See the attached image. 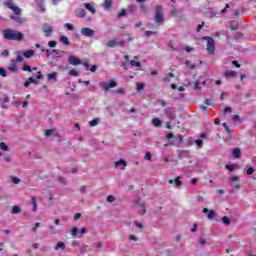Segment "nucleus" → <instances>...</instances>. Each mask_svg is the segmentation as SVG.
<instances>
[{
	"label": "nucleus",
	"mask_w": 256,
	"mask_h": 256,
	"mask_svg": "<svg viewBox=\"0 0 256 256\" xmlns=\"http://www.w3.org/2000/svg\"><path fill=\"white\" fill-rule=\"evenodd\" d=\"M3 37L8 41H23V39H25V35H23L22 32L9 28L3 30Z\"/></svg>",
	"instance_id": "1"
},
{
	"label": "nucleus",
	"mask_w": 256,
	"mask_h": 256,
	"mask_svg": "<svg viewBox=\"0 0 256 256\" xmlns=\"http://www.w3.org/2000/svg\"><path fill=\"white\" fill-rule=\"evenodd\" d=\"M154 20H155L156 25H162L163 21H165V14L163 12V6L162 5H156Z\"/></svg>",
	"instance_id": "2"
},
{
	"label": "nucleus",
	"mask_w": 256,
	"mask_h": 256,
	"mask_svg": "<svg viewBox=\"0 0 256 256\" xmlns=\"http://www.w3.org/2000/svg\"><path fill=\"white\" fill-rule=\"evenodd\" d=\"M202 39L203 41H207L206 49L209 55H215V40L213 37L204 36Z\"/></svg>",
	"instance_id": "3"
},
{
	"label": "nucleus",
	"mask_w": 256,
	"mask_h": 256,
	"mask_svg": "<svg viewBox=\"0 0 256 256\" xmlns=\"http://www.w3.org/2000/svg\"><path fill=\"white\" fill-rule=\"evenodd\" d=\"M99 87H102L104 93H109L110 89H115L117 87V82L111 80L110 82H100Z\"/></svg>",
	"instance_id": "4"
},
{
	"label": "nucleus",
	"mask_w": 256,
	"mask_h": 256,
	"mask_svg": "<svg viewBox=\"0 0 256 256\" xmlns=\"http://www.w3.org/2000/svg\"><path fill=\"white\" fill-rule=\"evenodd\" d=\"M42 31L45 37H51V35L54 33L53 27L49 24H43Z\"/></svg>",
	"instance_id": "5"
},
{
	"label": "nucleus",
	"mask_w": 256,
	"mask_h": 256,
	"mask_svg": "<svg viewBox=\"0 0 256 256\" xmlns=\"http://www.w3.org/2000/svg\"><path fill=\"white\" fill-rule=\"evenodd\" d=\"M117 45H119L120 47H123V45H125V41L123 40L117 41V39H113L108 41L107 43V47H110V48L117 47Z\"/></svg>",
	"instance_id": "6"
},
{
	"label": "nucleus",
	"mask_w": 256,
	"mask_h": 256,
	"mask_svg": "<svg viewBox=\"0 0 256 256\" xmlns=\"http://www.w3.org/2000/svg\"><path fill=\"white\" fill-rule=\"evenodd\" d=\"M202 213L207 215L208 219H215V217H217V212H215V210H209L208 208H204Z\"/></svg>",
	"instance_id": "7"
},
{
	"label": "nucleus",
	"mask_w": 256,
	"mask_h": 256,
	"mask_svg": "<svg viewBox=\"0 0 256 256\" xmlns=\"http://www.w3.org/2000/svg\"><path fill=\"white\" fill-rule=\"evenodd\" d=\"M164 113H165L166 117H168V119L170 121H173V119H175V117H176L175 113H173V108H171V107H166L164 109Z\"/></svg>",
	"instance_id": "8"
},
{
	"label": "nucleus",
	"mask_w": 256,
	"mask_h": 256,
	"mask_svg": "<svg viewBox=\"0 0 256 256\" xmlns=\"http://www.w3.org/2000/svg\"><path fill=\"white\" fill-rule=\"evenodd\" d=\"M81 33L84 37H93V35H95V30L91 28H82Z\"/></svg>",
	"instance_id": "9"
},
{
	"label": "nucleus",
	"mask_w": 256,
	"mask_h": 256,
	"mask_svg": "<svg viewBox=\"0 0 256 256\" xmlns=\"http://www.w3.org/2000/svg\"><path fill=\"white\" fill-rule=\"evenodd\" d=\"M39 79H43V74L41 73V71L37 72L36 79L33 77H29V81L31 83H34V85H39Z\"/></svg>",
	"instance_id": "10"
},
{
	"label": "nucleus",
	"mask_w": 256,
	"mask_h": 256,
	"mask_svg": "<svg viewBox=\"0 0 256 256\" xmlns=\"http://www.w3.org/2000/svg\"><path fill=\"white\" fill-rule=\"evenodd\" d=\"M223 75L226 79H234V77H237V72L233 70H227L223 73Z\"/></svg>",
	"instance_id": "11"
},
{
	"label": "nucleus",
	"mask_w": 256,
	"mask_h": 256,
	"mask_svg": "<svg viewBox=\"0 0 256 256\" xmlns=\"http://www.w3.org/2000/svg\"><path fill=\"white\" fill-rule=\"evenodd\" d=\"M68 63H70V65H81L82 62L78 57L70 56L68 57Z\"/></svg>",
	"instance_id": "12"
},
{
	"label": "nucleus",
	"mask_w": 256,
	"mask_h": 256,
	"mask_svg": "<svg viewBox=\"0 0 256 256\" xmlns=\"http://www.w3.org/2000/svg\"><path fill=\"white\" fill-rule=\"evenodd\" d=\"M114 167L117 169V167H122L123 170L127 167V161L121 159L115 162Z\"/></svg>",
	"instance_id": "13"
},
{
	"label": "nucleus",
	"mask_w": 256,
	"mask_h": 256,
	"mask_svg": "<svg viewBox=\"0 0 256 256\" xmlns=\"http://www.w3.org/2000/svg\"><path fill=\"white\" fill-rule=\"evenodd\" d=\"M102 7L104 9H106V11L108 9H111V7H113V0H104V3L102 4Z\"/></svg>",
	"instance_id": "14"
},
{
	"label": "nucleus",
	"mask_w": 256,
	"mask_h": 256,
	"mask_svg": "<svg viewBox=\"0 0 256 256\" xmlns=\"http://www.w3.org/2000/svg\"><path fill=\"white\" fill-rule=\"evenodd\" d=\"M84 7L90 11V13H92V15H95L97 13V10L95 9V7H93V5H91L90 3H85Z\"/></svg>",
	"instance_id": "15"
},
{
	"label": "nucleus",
	"mask_w": 256,
	"mask_h": 256,
	"mask_svg": "<svg viewBox=\"0 0 256 256\" xmlns=\"http://www.w3.org/2000/svg\"><path fill=\"white\" fill-rule=\"evenodd\" d=\"M18 69L17 62H13L8 66V70L11 71V73H17Z\"/></svg>",
	"instance_id": "16"
},
{
	"label": "nucleus",
	"mask_w": 256,
	"mask_h": 256,
	"mask_svg": "<svg viewBox=\"0 0 256 256\" xmlns=\"http://www.w3.org/2000/svg\"><path fill=\"white\" fill-rule=\"evenodd\" d=\"M48 81H53V83H57V72L47 74Z\"/></svg>",
	"instance_id": "17"
},
{
	"label": "nucleus",
	"mask_w": 256,
	"mask_h": 256,
	"mask_svg": "<svg viewBox=\"0 0 256 256\" xmlns=\"http://www.w3.org/2000/svg\"><path fill=\"white\" fill-rule=\"evenodd\" d=\"M232 155L235 159H240L241 158V149L239 148H234L232 150Z\"/></svg>",
	"instance_id": "18"
},
{
	"label": "nucleus",
	"mask_w": 256,
	"mask_h": 256,
	"mask_svg": "<svg viewBox=\"0 0 256 256\" xmlns=\"http://www.w3.org/2000/svg\"><path fill=\"white\" fill-rule=\"evenodd\" d=\"M23 57H25L26 59H30V57H33V55H35V51L34 50H28V51H24L22 53Z\"/></svg>",
	"instance_id": "19"
},
{
	"label": "nucleus",
	"mask_w": 256,
	"mask_h": 256,
	"mask_svg": "<svg viewBox=\"0 0 256 256\" xmlns=\"http://www.w3.org/2000/svg\"><path fill=\"white\" fill-rule=\"evenodd\" d=\"M86 14L85 9H78L75 13L76 17L78 18H83Z\"/></svg>",
	"instance_id": "20"
},
{
	"label": "nucleus",
	"mask_w": 256,
	"mask_h": 256,
	"mask_svg": "<svg viewBox=\"0 0 256 256\" xmlns=\"http://www.w3.org/2000/svg\"><path fill=\"white\" fill-rule=\"evenodd\" d=\"M31 203L33 205L32 211L35 213L37 211V198L35 196L31 197Z\"/></svg>",
	"instance_id": "21"
},
{
	"label": "nucleus",
	"mask_w": 256,
	"mask_h": 256,
	"mask_svg": "<svg viewBox=\"0 0 256 256\" xmlns=\"http://www.w3.org/2000/svg\"><path fill=\"white\" fill-rule=\"evenodd\" d=\"M60 42L63 43V45H71V42L69 41V38L67 36H61Z\"/></svg>",
	"instance_id": "22"
},
{
	"label": "nucleus",
	"mask_w": 256,
	"mask_h": 256,
	"mask_svg": "<svg viewBox=\"0 0 256 256\" xmlns=\"http://www.w3.org/2000/svg\"><path fill=\"white\" fill-rule=\"evenodd\" d=\"M4 6L8 9H12L15 6V3H13V0H6L4 2Z\"/></svg>",
	"instance_id": "23"
},
{
	"label": "nucleus",
	"mask_w": 256,
	"mask_h": 256,
	"mask_svg": "<svg viewBox=\"0 0 256 256\" xmlns=\"http://www.w3.org/2000/svg\"><path fill=\"white\" fill-rule=\"evenodd\" d=\"M173 77H175V74H173L171 72L168 73V75L163 78L164 83H169V81H171V79H173Z\"/></svg>",
	"instance_id": "24"
},
{
	"label": "nucleus",
	"mask_w": 256,
	"mask_h": 256,
	"mask_svg": "<svg viewBox=\"0 0 256 256\" xmlns=\"http://www.w3.org/2000/svg\"><path fill=\"white\" fill-rule=\"evenodd\" d=\"M54 249L55 251H59V249H65V242H58Z\"/></svg>",
	"instance_id": "25"
},
{
	"label": "nucleus",
	"mask_w": 256,
	"mask_h": 256,
	"mask_svg": "<svg viewBox=\"0 0 256 256\" xmlns=\"http://www.w3.org/2000/svg\"><path fill=\"white\" fill-rule=\"evenodd\" d=\"M152 124L154 125V127H161V119L159 118L152 119Z\"/></svg>",
	"instance_id": "26"
},
{
	"label": "nucleus",
	"mask_w": 256,
	"mask_h": 256,
	"mask_svg": "<svg viewBox=\"0 0 256 256\" xmlns=\"http://www.w3.org/2000/svg\"><path fill=\"white\" fill-rule=\"evenodd\" d=\"M23 210H21V207L19 206H13L12 207V213H14L15 215L22 213Z\"/></svg>",
	"instance_id": "27"
},
{
	"label": "nucleus",
	"mask_w": 256,
	"mask_h": 256,
	"mask_svg": "<svg viewBox=\"0 0 256 256\" xmlns=\"http://www.w3.org/2000/svg\"><path fill=\"white\" fill-rule=\"evenodd\" d=\"M130 65H131V67H141V62L136 61V60H131Z\"/></svg>",
	"instance_id": "28"
},
{
	"label": "nucleus",
	"mask_w": 256,
	"mask_h": 256,
	"mask_svg": "<svg viewBox=\"0 0 256 256\" xmlns=\"http://www.w3.org/2000/svg\"><path fill=\"white\" fill-rule=\"evenodd\" d=\"M23 57V54H21V52H18L15 63H21L23 61Z\"/></svg>",
	"instance_id": "29"
},
{
	"label": "nucleus",
	"mask_w": 256,
	"mask_h": 256,
	"mask_svg": "<svg viewBox=\"0 0 256 256\" xmlns=\"http://www.w3.org/2000/svg\"><path fill=\"white\" fill-rule=\"evenodd\" d=\"M222 223H224V225H231V220L229 219V217L224 216L222 217Z\"/></svg>",
	"instance_id": "30"
},
{
	"label": "nucleus",
	"mask_w": 256,
	"mask_h": 256,
	"mask_svg": "<svg viewBox=\"0 0 256 256\" xmlns=\"http://www.w3.org/2000/svg\"><path fill=\"white\" fill-rule=\"evenodd\" d=\"M91 127H95L97 125H99V118L93 119L89 122Z\"/></svg>",
	"instance_id": "31"
},
{
	"label": "nucleus",
	"mask_w": 256,
	"mask_h": 256,
	"mask_svg": "<svg viewBox=\"0 0 256 256\" xmlns=\"http://www.w3.org/2000/svg\"><path fill=\"white\" fill-rule=\"evenodd\" d=\"M140 211H141V215H145L147 213V209L145 208V204H140V206H138Z\"/></svg>",
	"instance_id": "32"
},
{
	"label": "nucleus",
	"mask_w": 256,
	"mask_h": 256,
	"mask_svg": "<svg viewBox=\"0 0 256 256\" xmlns=\"http://www.w3.org/2000/svg\"><path fill=\"white\" fill-rule=\"evenodd\" d=\"M88 248H89V245H84V246L80 247L81 255H85V253H87Z\"/></svg>",
	"instance_id": "33"
},
{
	"label": "nucleus",
	"mask_w": 256,
	"mask_h": 256,
	"mask_svg": "<svg viewBox=\"0 0 256 256\" xmlns=\"http://www.w3.org/2000/svg\"><path fill=\"white\" fill-rule=\"evenodd\" d=\"M140 10H141V12L142 13H147V11H149V7H147V5H145V4H142V5H140Z\"/></svg>",
	"instance_id": "34"
},
{
	"label": "nucleus",
	"mask_w": 256,
	"mask_h": 256,
	"mask_svg": "<svg viewBox=\"0 0 256 256\" xmlns=\"http://www.w3.org/2000/svg\"><path fill=\"white\" fill-rule=\"evenodd\" d=\"M0 149H2V151H9V146H7V144H5V142H1Z\"/></svg>",
	"instance_id": "35"
},
{
	"label": "nucleus",
	"mask_w": 256,
	"mask_h": 256,
	"mask_svg": "<svg viewBox=\"0 0 256 256\" xmlns=\"http://www.w3.org/2000/svg\"><path fill=\"white\" fill-rule=\"evenodd\" d=\"M71 235H72L73 237H77V235H79V228L74 227V228L72 229V231H71Z\"/></svg>",
	"instance_id": "36"
},
{
	"label": "nucleus",
	"mask_w": 256,
	"mask_h": 256,
	"mask_svg": "<svg viewBox=\"0 0 256 256\" xmlns=\"http://www.w3.org/2000/svg\"><path fill=\"white\" fill-rule=\"evenodd\" d=\"M174 183H175L176 187H181V185H183V182H181V178L180 177H177L174 180Z\"/></svg>",
	"instance_id": "37"
},
{
	"label": "nucleus",
	"mask_w": 256,
	"mask_h": 256,
	"mask_svg": "<svg viewBox=\"0 0 256 256\" xmlns=\"http://www.w3.org/2000/svg\"><path fill=\"white\" fill-rule=\"evenodd\" d=\"M125 15H127V10L122 9V11L117 14V18L121 19V17H125Z\"/></svg>",
	"instance_id": "38"
},
{
	"label": "nucleus",
	"mask_w": 256,
	"mask_h": 256,
	"mask_svg": "<svg viewBox=\"0 0 256 256\" xmlns=\"http://www.w3.org/2000/svg\"><path fill=\"white\" fill-rule=\"evenodd\" d=\"M69 75H71L72 77H79V72H77V70L72 69L69 71Z\"/></svg>",
	"instance_id": "39"
},
{
	"label": "nucleus",
	"mask_w": 256,
	"mask_h": 256,
	"mask_svg": "<svg viewBox=\"0 0 256 256\" xmlns=\"http://www.w3.org/2000/svg\"><path fill=\"white\" fill-rule=\"evenodd\" d=\"M136 89H137V91H143V89H145V84L137 83L136 84Z\"/></svg>",
	"instance_id": "40"
},
{
	"label": "nucleus",
	"mask_w": 256,
	"mask_h": 256,
	"mask_svg": "<svg viewBox=\"0 0 256 256\" xmlns=\"http://www.w3.org/2000/svg\"><path fill=\"white\" fill-rule=\"evenodd\" d=\"M14 11L15 15H21V9L17 6H14L12 9Z\"/></svg>",
	"instance_id": "41"
},
{
	"label": "nucleus",
	"mask_w": 256,
	"mask_h": 256,
	"mask_svg": "<svg viewBox=\"0 0 256 256\" xmlns=\"http://www.w3.org/2000/svg\"><path fill=\"white\" fill-rule=\"evenodd\" d=\"M114 93H116V95H125V89L118 88Z\"/></svg>",
	"instance_id": "42"
},
{
	"label": "nucleus",
	"mask_w": 256,
	"mask_h": 256,
	"mask_svg": "<svg viewBox=\"0 0 256 256\" xmlns=\"http://www.w3.org/2000/svg\"><path fill=\"white\" fill-rule=\"evenodd\" d=\"M53 129H47L46 131H45V137H51V135H53Z\"/></svg>",
	"instance_id": "43"
},
{
	"label": "nucleus",
	"mask_w": 256,
	"mask_h": 256,
	"mask_svg": "<svg viewBox=\"0 0 256 256\" xmlns=\"http://www.w3.org/2000/svg\"><path fill=\"white\" fill-rule=\"evenodd\" d=\"M136 10H137V8L135 7V4H131L128 7V11H130V13H135Z\"/></svg>",
	"instance_id": "44"
},
{
	"label": "nucleus",
	"mask_w": 256,
	"mask_h": 256,
	"mask_svg": "<svg viewBox=\"0 0 256 256\" xmlns=\"http://www.w3.org/2000/svg\"><path fill=\"white\" fill-rule=\"evenodd\" d=\"M246 173H247V175H253V173H255V168L249 167V168L246 170Z\"/></svg>",
	"instance_id": "45"
},
{
	"label": "nucleus",
	"mask_w": 256,
	"mask_h": 256,
	"mask_svg": "<svg viewBox=\"0 0 256 256\" xmlns=\"http://www.w3.org/2000/svg\"><path fill=\"white\" fill-rule=\"evenodd\" d=\"M0 75L1 77H7V70H5V68H0Z\"/></svg>",
	"instance_id": "46"
},
{
	"label": "nucleus",
	"mask_w": 256,
	"mask_h": 256,
	"mask_svg": "<svg viewBox=\"0 0 256 256\" xmlns=\"http://www.w3.org/2000/svg\"><path fill=\"white\" fill-rule=\"evenodd\" d=\"M12 183H14L15 185H19V183H21V179L17 177H12Z\"/></svg>",
	"instance_id": "47"
},
{
	"label": "nucleus",
	"mask_w": 256,
	"mask_h": 256,
	"mask_svg": "<svg viewBox=\"0 0 256 256\" xmlns=\"http://www.w3.org/2000/svg\"><path fill=\"white\" fill-rule=\"evenodd\" d=\"M195 143L197 145V147H199V149H201V147H203V140H195Z\"/></svg>",
	"instance_id": "48"
},
{
	"label": "nucleus",
	"mask_w": 256,
	"mask_h": 256,
	"mask_svg": "<svg viewBox=\"0 0 256 256\" xmlns=\"http://www.w3.org/2000/svg\"><path fill=\"white\" fill-rule=\"evenodd\" d=\"M232 121L233 123H237L238 121H241V117H239V115H234Z\"/></svg>",
	"instance_id": "49"
},
{
	"label": "nucleus",
	"mask_w": 256,
	"mask_h": 256,
	"mask_svg": "<svg viewBox=\"0 0 256 256\" xmlns=\"http://www.w3.org/2000/svg\"><path fill=\"white\" fill-rule=\"evenodd\" d=\"M38 227H41V223L36 222V223L34 224V227H33L32 231H34V233H37V228H38Z\"/></svg>",
	"instance_id": "50"
},
{
	"label": "nucleus",
	"mask_w": 256,
	"mask_h": 256,
	"mask_svg": "<svg viewBox=\"0 0 256 256\" xmlns=\"http://www.w3.org/2000/svg\"><path fill=\"white\" fill-rule=\"evenodd\" d=\"M203 27H205V22H202L201 24H199L197 26V29H196L197 33H199V31H201L203 29Z\"/></svg>",
	"instance_id": "51"
},
{
	"label": "nucleus",
	"mask_w": 256,
	"mask_h": 256,
	"mask_svg": "<svg viewBox=\"0 0 256 256\" xmlns=\"http://www.w3.org/2000/svg\"><path fill=\"white\" fill-rule=\"evenodd\" d=\"M107 201H108V203H113V202L115 201V196L109 195V196L107 197Z\"/></svg>",
	"instance_id": "52"
},
{
	"label": "nucleus",
	"mask_w": 256,
	"mask_h": 256,
	"mask_svg": "<svg viewBox=\"0 0 256 256\" xmlns=\"http://www.w3.org/2000/svg\"><path fill=\"white\" fill-rule=\"evenodd\" d=\"M231 111H232L231 106H227V107L224 108L223 113L225 115L226 113H231Z\"/></svg>",
	"instance_id": "53"
},
{
	"label": "nucleus",
	"mask_w": 256,
	"mask_h": 256,
	"mask_svg": "<svg viewBox=\"0 0 256 256\" xmlns=\"http://www.w3.org/2000/svg\"><path fill=\"white\" fill-rule=\"evenodd\" d=\"M22 69H23V71H28L29 73H31V71H32L31 66H29V65H24Z\"/></svg>",
	"instance_id": "54"
},
{
	"label": "nucleus",
	"mask_w": 256,
	"mask_h": 256,
	"mask_svg": "<svg viewBox=\"0 0 256 256\" xmlns=\"http://www.w3.org/2000/svg\"><path fill=\"white\" fill-rule=\"evenodd\" d=\"M147 161H151V159H152V155H151V152H147L146 154H145V157H144Z\"/></svg>",
	"instance_id": "55"
},
{
	"label": "nucleus",
	"mask_w": 256,
	"mask_h": 256,
	"mask_svg": "<svg viewBox=\"0 0 256 256\" xmlns=\"http://www.w3.org/2000/svg\"><path fill=\"white\" fill-rule=\"evenodd\" d=\"M170 14L171 15H174V16H177V15H179V10H177V9H172L171 11H170Z\"/></svg>",
	"instance_id": "56"
},
{
	"label": "nucleus",
	"mask_w": 256,
	"mask_h": 256,
	"mask_svg": "<svg viewBox=\"0 0 256 256\" xmlns=\"http://www.w3.org/2000/svg\"><path fill=\"white\" fill-rule=\"evenodd\" d=\"M48 45H49L50 47H52V48H53V47H57V42L52 40V41H49V42H48Z\"/></svg>",
	"instance_id": "57"
},
{
	"label": "nucleus",
	"mask_w": 256,
	"mask_h": 256,
	"mask_svg": "<svg viewBox=\"0 0 256 256\" xmlns=\"http://www.w3.org/2000/svg\"><path fill=\"white\" fill-rule=\"evenodd\" d=\"M151 35H155V32L150 31V30H148V31L145 32V36H146V37H151Z\"/></svg>",
	"instance_id": "58"
},
{
	"label": "nucleus",
	"mask_w": 256,
	"mask_h": 256,
	"mask_svg": "<svg viewBox=\"0 0 256 256\" xmlns=\"http://www.w3.org/2000/svg\"><path fill=\"white\" fill-rule=\"evenodd\" d=\"M65 27L68 29V31H73V24L66 23Z\"/></svg>",
	"instance_id": "59"
},
{
	"label": "nucleus",
	"mask_w": 256,
	"mask_h": 256,
	"mask_svg": "<svg viewBox=\"0 0 256 256\" xmlns=\"http://www.w3.org/2000/svg\"><path fill=\"white\" fill-rule=\"evenodd\" d=\"M49 231H50V233H51L52 235L55 234V233H56V231H55V226L50 225V226H49Z\"/></svg>",
	"instance_id": "60"
},
{
	"label": "nucleus",
	"mask_w": 256,
	"mask_h": 256,
	"mask_svg": "<svg viewBox=\"0 0 256 256\" xmlns=\"http://www.w3.org/2000/svg\"><path fill=\"white\" fill-rule=\"evenodd\" d=\"M12 21H16L17 23H21V18L19 17H15V16H11Z\"/></svg>",
	"instance_id": "61"
},
{
	"label": "nucleus",
	"mask_w": 256,
	"mask_h": 256,
	"mask_svg": "<svg viewBox=\"0 0 256 256\" xmlns=\"http://www.w3.org/2000/svg\"><path fill=\"white\" fill-rule=\"evenodd\" d=\"M226 169H228V171H235V166H233V165H226Z\"/></svg>",
	"instance_id": "62"
},
{
	"label": "nucleus",
	"mask_w": 256,
	"mask_h": 256,
	"mask_svg": "<svg viewBox=\"0 0 256 256\" xmlns=\"http://www.w3.org/2000/svg\"><path fill=\"white\" fill-rule=\"evenodd\" d=\"M1 55H3V57H9V50H3Z\"/></svg>",
	"instance_id": "63"
},
{
	"label": "nucleus",
	"mask_w": 256,
	"mask_h": 256,
	"mask_svg": "<svg viewBox=\"0 0 256 256\" xmlns=\"http://www.w3.org/2000/svg\"><path fill=\"white\" fill-rule=\"evenodd\" d=\"M78 219H81V213L74 214V220L77 221Z\"/></svg>",
	"instance_id": "64"
}]
</instances>
